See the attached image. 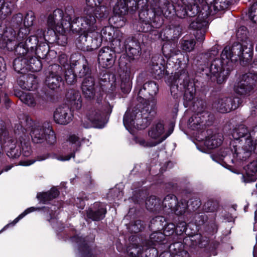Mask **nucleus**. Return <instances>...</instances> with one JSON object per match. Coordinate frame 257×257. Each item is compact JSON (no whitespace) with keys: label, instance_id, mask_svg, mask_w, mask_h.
I'll list each match as a JSON object with an SVG mask.
<instances>
[{"label":"nucleus","instance_id":"63","mask_svg":"<svg viewBox=\"0 0 257 257\" xmlns=\"http://www.w3.org/2000/svg\"><path fill=\"white\" fill-rule=\"evenodd\" d=\"M250 20L255 24H257V2L253 3L248 12Z\"/></svg>","mask_w":257,"mask_h":257},{"label":"nucleus","instance_id":"40","mask_svg":"<svg viewBox=\"0 0 257 257\" xmlns=\"http://www.w3.org/2000/svg\"><path fill=\"white\" fill-rule=\"evenodd\" d=\"M177 199L173 194L167 195L161 202V208L166 213L169 214L172 212L174 206L176 205Z\"/></svg>","mask_w":257,"mask_h":257},{"label":"nucleus","instance_id":"32","mask_svg":"<svg viewBox=\"0 0 257 257\" xmlns=\"http://www.w3.org/2000/svg\"><path fill=\"white\" fill-rule=\"evenodd\" d=\"M182 32V28L179 24L174 25L173 24L166 27L162 32L161 35L163 34L165 38L167 41H174L176 39H178L180 36Z\"/></svg>","mask_w":257,"mask_h":257},{"label":"nucleus","instance_id":"24","mask_svg":"<svg viewBox=\"0 0 257 257\" xmlns=\"http://www.w3.org/2000/svg\"><path fill=\"white\" fill-rule=\"evenodd\" d=\"M106 213V208L104 204L95 202L87 210V216L93 221H99L103 219Z\"/></svg>","mask_w":257,"mask_h":257},{"label":"nucleus","instance_id":"26","mask_svg":"<svg viewBox=\"0 0 257 257\" xmlns=\"http://www.w3.org/2000/svg\"><path fill=\"white\" fill-rule=\"evenodd\" d=\"M195 135L197 141L199 142L203 141L204 145L209 149H213L218 147L222 144L223 142V136L221 134H214L210 137L205 138V140L204 137L205 136V133L203 134V136H197V134Z\"/></svg>","mask_w":257,"mask_h":257},{"label":"nucleus","instance_id":"15","mask_svg":"<svg viewBox=\"0 0 257 257\" xmlns=\"http://www.w3.org/2000/svg\"><path fill=\"white\" fill-rule=\"evenodd\" d=\"M50 71L45 80L46 85L51 89H56L64 85V81L61 77L62 68L58 64L50 66Z\"/></svg>","mask_w":257,"mask_h":257},{"label":"nucleus","instance_id":"30","mask_svg":"<svg viewBox=\"0 0 257 257\" xmlns=\"http://www.w3.org/2000/svg\"><path fill=\"white\" fill-rule=\"evenodd\" d=\"M67 141L71 145V149L73 150V152L69 155L59 157L58 160L60 161H69L71 158H74L75 153L78 151L80 148V139L76 135L74 134L70 135L68 138Z\"/></svg>","mask_w":257,"mask_h":257},{"label":"nucleus","instance_id":"62","mask_svg":"<svg viewBox=\"0 0 257 257\" xmlns=\"http://www.w3.org/2000/svg\"><path fill=\"white\" fill-rule=\"evenodd\" d=\"M136 144L143 147H153L155 146L153 141H146L144 138L141 137H134L133 139Z\"/></svg>","mask_w":257,"mask_h":257},{"label":"nucleus","instance_id":"22","mask_svg":"<svg viewBox=\"0 0 257 257\" xmlns=\"http://www.w3.org/2000/svg\"><path fill=\"white\" fill-rule=\"evenodd\" d=\"M234 150L233 159L232 160L233 163L245 161L251 155L253 147L251 140H247L242 148L237 149L234 147Z\"/></svg>","mask_w":257,"mask_h":257},{"label":"nucleus","instance_id":"25","mask_svg":"<svg viewBox=\"0 0 257 257\" xmlns=\"http://www.w3.org/2000/svg\"><path fill=\"white\" fill-rule=\"evenodd\" d=\"M4 147L6 149L7 156L10 158H18L22 154L20 143L17 142L9 136L4 143Z\"/></svg>","mask_w":257,"mask_h":257},{"label":"nucleus","instance_id":"46","mask_svg":"<svg viewBox=\"0 0 257 257\" xmlns=\"http://www.w3.org/2000/svg\"><path fill=\"white\" fill-rule=\"evenodd\" d=\"M13 5L11 3L5 2L4 0H0V20L5 19L11 14L13 10Z\"/></svg>","mask_w":257,"mask_h":257},{"label":"nucleus","instance_id":"47","mask_svg":"<svg viewBox=\"0 0 257 257\" xmlns=\"http://www.w3.org/2000/svg\"><path fill=\"white\" fill-rule=\"evenodd\" d=\"M147 208L150 211H156L161 209V201L155 196H151L146 201Z\"/></svg>","mask_w":257,"mask_h":257},{"label":"nucleus","instance_id":"28","mask_svg":"<svg viewBox=\"0 0 257 257\" xmlns=\"http://www.w3.org/2000/svg\"><path fill=\"white\" fill-rule=\"evenodd\" d=\"M18 83L23 89L32 90L37 88L38 80L35 75L28 74L20 76L18 80Z\"/></svg>","mask_w":257,"mask_h":257},{"label":"nucleus","instance_id":"50","mask_svg":"<svg viewBox=\"0 0 257 257\" xmlns=\"http://www.w3.org/2000/svg\"><path fill=\"white\" fill-rule=\"evenodd\" d=\"M188 203L186 200L182 199L180 201H177L176 205H175L171 213H174L177 215L184 214L188 208Z\"/></svg>","mask_w":257,"mask_h":257},{"label":"nucleus","instance_id":"5","mask_svg":"<svg viewBox=\"0 0 257 257\" xmlns=\"http://www.w3.org/2000/svg\"><path fill=\"white\" fill-rule=\"evenodd\" d=\"M183 60L184 62L182 63L180 59H178L180 70L176 72L173 76L170 77L168 83L170 86L171 93L174 97L177 95L179 92L184 91L183 104L185 107L192 105L194 107L196 89L194 82L190 81L186 71L189 60L188 55L184 56Z\"/></svg>","mask_w":257,"mask_h":257},{"label":"nucleus","instance_id":"17","mask_svg":"<svg viewBox=\"0 0 257 257\" xmlns=\"http://www.w3.org/2000/svg\"><path fill=\"white\" fill-rule=\"evenodd\" d=\"M53 117L54 121L57 123L66 125L72 120L73 114L69 106L63 104L56 109Z\"/></svg>","mask_w":257,"mask_h":257},{"label":"nucleus","instance_id":"55","mask_svg":"<svg viewBox=\"0 0 257 257\" xmlns=\"http://www.w3.org/2000/svg\"><path fill=\"white\" fill-rule=\"evenodd\" d=\"M180 44L182 50L186 52H190L194 50L196 42L193 39L181 40Z\"/></svg>","mask_w":257,"mask_h":257},{"label":"nucleus","instance_id":"21","mask_svg":"<svg viewBox=\"0 0 257 257\" xmlns=\"http://www.w3.org/2000/svg\"><path fill=\"white\" fill-rule=\"evenodd\" d=\"M135 0H117L113 8L114 14L126 15L128 13H134L137 10Z\"/></svg>","mask_w":257,"mask_h":257},{"label":"nucleus","instance_id":"7","mask_svg":"<svg viewBox=\"0 0 257 257\" xmlns=\"http://www.w3.org/2000/svg\"><path fill=\"white\" fill-rule=\"evenodd\" d=\"M20 122L25 130L31 129V136L34 143H42L46 141L52 145L56 142L55 134L49 122H45L42 124L36 123L29 116L25 115H23V119Z\"/></svg>","mask_w":257,"mask_h":257},{"label":"nucleus","instance_id":"59","mask_svg":"<svg viewBox=\"0 0 257 257\" xmlns=\"http://www.w3.org/2000/svg\"><path fill=\"white\" fill-rule=\"evenodd\" d=\"M218 207V203L213 200H208L204 205L203 209L207 212H213L217 210Z\"/></svg>","mask_w":257,"mask_h":257},{"label":"nucleus","instance_id":"12","mask_svg":"<svg viewBox=\"0 0 257 257\" xmlns=\"http://www.w3.org/2000/svg\"><path fill=\"white\" fill-rule=\"evenodd\" d=\"M173 125L165 130L164 123L159 121L153 124L148 131V136L153 140L152 141L155 146L165 141L173 132Z\"/></svg>","mask_w":257,"mask_h":257},{"label":"nucleus","instance_id":"34","mask_svg":"<svg viewBox=\"0 0 257 257\" xmlns=\"http://www.w3.org/2000/svg\"><path fill=\"white\" fill-rule=\"evenodd\" d=\"M241 179L245 183L254 182L257 179V160L249 164L245 169V174L242 175Z\"/></svg>","mask_w":257,"mask_h":257},{"label":"nucleus","instance_id":"45","mask_svg":"<svg viewBox=\"0 0 257 257\" xmlns=\"http://www.w3.org/2000/svg\"><path fill=\"white\" fill-rule=\"evenodd\" d=\"M28 70L33 72H38L42 68V64L40 59L35 56H32L28 59Z\"/></svg>","mask_w":257,"mask_h":257},{"label":"nucleus","instance_id":"41","mask_svg":"<svg viewBox=\"0 0 257 257\" xmlns=\"http://www.w3.org/2000/svg\"><path fill=\"white\" fill-rule=\"evenodd\" d=\"M162 53L166 58H170L171 57L178 55L181 52L176 48L175 43L171 44L167 42L164 43L162 48Z\"/></svg>","mask_w":257,"mask_h":257},{"label":"nucleus","instance_id":"29","mask_svg":"<svg viewBox=\"0 0 257 257\" xmlns=\"http://www.w3.org/2000/svg\"><path fill=\"white\" fill-rule=\"evenodd\" d=\"M141 47L139 42L133 38L128 37L125 40L124 51L128 56L134 58L141 54Z\"/></svg>","mask_w":257,"mask_h":257},{"label":"nucleus","instance_id":"37","mask_svg":"<svg viewBox=\"0 0 257 257\" xmlns=\"http://www.w3.org/2000/svg\"><path fill=\"white\" fill-rule=\"evenodd\" d=\"M123 34L120 31H117L115 37L110 41L111 42V49L114 53H120L124 51L125 41L123 43L122 40H123Z\"/></svg>","mask_w":257,"mask_h":257},{"label":"nucleus","instance_id":"16","mask_svg":"<svg viewBox=\"0 0 257 257\" xmlns=\"http://www.w3.org/2000/svg\"><path fill=\"white\" fill-rule=\"evenodd\" d=\"M31 44H28L29 49L27 50V53L29 56L37 55L39 58L44 59L48 52V46L46 42L38 44L37 38L34 36L29 37L28 41Z\"/></svg>","mask_w":257,"mask_h":257},{"label":"nucleus","instance_id":"1","mask_svg":"<svg viewBox=\"0 0 257 257\" xmlns=\"http://www.w3.org/2000/svg\"><path fill=\"white\" fill-rule=\"evenodd\" d=\"M246 34V28L240 27L236 35L242 43H234L231 47H225L220 59L214 58L218 54V50L216 46L212 47L203 55L204 58L208 59L209 62L200 64L198 71L206 75L211 81L216 80L218 84H221L229 75L233 62L240 60L244 65H247L252 56L253 45L248 40L243 41Z\"/></svg>","mask_w":257,"mask_h":257},{"label":"nucleus","instance_id":"6","mask_svg":"<svg viewBox=\"0 0 257 257\" xmlns=\"http://www.w3.org/2000/svg\"><path fill=\"white\" fill-rule=\"evenodd\" d=\"M30 33L28 28L22 27L18 32L12 28H9L0 36V48L7 49L8 51L15 50V53L19 55L27 53L29 49L28 44L29 38L27 39Z\"/></svg>","mask_w":257,"mask_h":257},{"label":"nucleus","instance_id":"13","mask_svg":"<svg viewBox=\"0 0 257 257\" xmlns=\"http://www.w3.org/2000/svg\"><path fill=\"white\" fill-rule=\"evenodd\" d=\"M181 5L177 7V17L181 19L186 17H194L198 13V5L203 0H179Z\"/></svg>","mask_w":257,"mask_h":257},{"label":"nucleus","instance_id":"9","mask_svg":"<svg viewBox=\"0 0 257 257\" xmlns=\"http://www.w3.org/2000/svg\"><path fill=\"white\" fill-rule=\"evenodd\" d=\"M112 106L109 103L100 104L97 103L91 107L88 111L86 117L89 120V122L85 123V120H82V125L86 128L92 126V124L96 127L101 128L104 126L107 121V116L112 112Z\"/></svg>","mask_w":257,"mask_h":257},{"label":"nucleus","instance_id":"42","mask_svg":"<svg viewBox=\"0 0 257 257\" xmlns=\"http://www.w3.org/2000/svg\"><path fill=\"white\" fill-rule=\"evenodd\" d=\"M117 31L118 30H115L112 26H106L103 28L99 33L101 42L103 40L105 41L110 42L115 37Z\"/></svg>","mask_w":257,"mask_h":257},{"label":"nucleus","instance_id":"44","mask_svg":"<svg viewBox=\"0 0 257 257\" xmlns=\"http://www.w3.org/2000/svg\"><path fill=\"white\" fill-rule=\"evenodd\" d=\"M129 257H144V248L142 245H138L136 243H132L129 245L127 249ZM147 255H146V257Z\"/></svg>","mask_w":257,"mask_h":257},{"label":"nucleus","instance_id":"51","mask_svg":"<svg viewBox=\"0 0 257 257\" xmlns=\"http://www.w3.org/2000/svg\"><path fill=\"white\" fill-rule=\"evenodd\" d=\"M164 70L165 66L164 65L161 63H155L154 62H152L150 71L154 77L160 78L164 75Z\"/></svg>","mask_w":257,"mask_h":257},{"label":"nucleus","instance_id":"58","mask_svg":"<svg viewBox=\"0 0 257 257\" xmlns=\"http://www.w3.org/2000/svg\"><path fill=\"white\" fill-rule=\"evenodd\" d=\"M144 227V223L141 220H137L131 224L129 230L132 232L138 233L141 231Z\"/></svg>","mask_w":257,"mask_h":257},{"label":"nucleus","instance_id":"27","mask_svg":"<svg viewBox=\"0 0 257 257\" xmlns=\"http://www.w3.org/2000/svg\"><path fill=\"white\" fill-rule=\"evenodd\" d=\"M81 90L84 96L88 99H92L95 94V80L89 75L83 79L81 83Z\"/></svg>","mask_w":257,"mask_h":257},{"label":"nucleus","instance_id":"18","mask_svg":"<svg viewBox=\"0 0 257 257\" xmlns=\"http://www.w3.org/2000/svg\"><path fill=\"white\" fill-rule=\"evenodd\" d=\"M134 73L135 70L133 66L127 64L126 65L125 69H123V72L120 75V88L124 94L128 93L131 90Z\"/></svg>","mask_w":257,"mask_h":257},{"label":"nucleus","instance_id":"36","mask_svg":"<svg viewBox=\"0 0 257 257\" xmlns=\"http://www.w3.org/2000/svg\"><path fill=\"white\" fill-rule=\"evenodd\" d=\"M66 97L73 109H79L81 107L82 101L79 91L74 89L69 90L66 94Z\"/></svg>","mask_w":257,"mask_h":257},{"label":"nucleus","instance_id":"35","mask_svg":"<svg viewBox=\"0 0 257 257\" xmlns=\"http://www.w3.org/2000/svg\"><path fill=\"white\" fill-rule=\"evenodd\" d=\"M96 6L93 7H86L90 9L91 14L94 13V16L98 19L107 18L110 13V8L108 6L103 4V2L98 4L96 2Z\"/></svg>","mask_w":257,"mask_h":257},{"label":"nucleus","instance_id":"54","mask_svg":"<svg viewBox=\"0 0 257 257\" xmlns=\"http://www.w3.org/2000/svg\"><path fill=\"white\" fill-rule=\"evenodd\" d=\"M166 225L165 218L161 216H156L151 221V226L159 230L163 229Z\"/></svg>","mask_w":257,"mask_h":257},{"label":"nucleus","instance_id":"3","mask_svg":"<svg viewBox=\"0 0 257 257\" xmlns=\"http://www.w3.org/2000/svg\"><path fill=\"white\" fill-rule=\"evenodd\" d=\"M70 30L81 33L75 41L79 49L90 51L100 46L101 40L97 31L96 20L88 8L84 9V15L81 17H75L74 15L71 19Z\"/></svg>","mask_w":257,"mask_h":257},{"label":"nucleus","instance_id":"4","mask_svg":"<svg viewBox=\"0 0 257 257\" xmlns=\"http://www.w3.org/2000/svg\"><path fill=\"white\" fill-rule=\"evenodd\" d=\"M230 0H203L198 5V15L190 24V28L196 31L195 37L198 42L205 39L206 30L211 21L210 17L227 8Z\"/></svg>","mask_w":257,"mask_h":257},{"label":"nucleus","instance_id":"11","mask_svg":"<svg viewBox=\"0 0 257 257\" xmlns=\"http://www.w3.org/2000/svg\"><path fill=\"white\" fill-rule=\"evenodd\" d=\"M240 100L237 97L219 96L212 103V107L221 113H227L239 107Z\"/></svg>","mask_w":257,"mask_h":257},{"label":"nucleus","instance_id":"33","mask_svg":"<svg viewBox=\"0 0 257 257\" xmlns=\"http://www.w3.org/2000/svg\"><path fill=\"white\" fill-rule=\"evenodd\" d=\"M15 54L17 57L14 60L13 67L16 71L25 73L26 71L28 70V59L30 56H29L27 54L24 55Z\"/></svg>","mask_w":257,"mask_h":257},{"label":"nucleus","instance_id":"19","mask_svg":"<svg viewBox=\"0 0 257 257\" xmlns=\"http://www.w3.org/2000/svg\"><path fill=\"white\" fill-rule=\"evenodd\" d=\"M165 234L161 232H154L150 235L149 239L142 241V244L144 246L146 247V249L151 248L150 251H152L153 254L152 257H157L158 251L154 246L165 243Z\"/></svg>","mask_w":257,"mask_h":257},{"label":"nucleus","instance_id":"2","mask_svg":"<svg viewBox=\"0 0 257 257\" xmlns=\"http://www.w3.org/2000/svg\"><path fill=\"white\" fill-rule=\"evenodd\" d=\"M159 90L158 85L154 81H149L144 84L140 88L138 95L145 99L141 110L136 109L127 110L124 115L123 122L126 130L130 131L133 127L144 129L151 123L155 113L156 103L153 100H147L149 97H153Z\"/></svg>","mask_w":257,"mask_h":257},{"label":"nucleus","instance_id":"61","mask_svg":"<svg viewBox=\"0 0 257 257\" xmlns=\"http://www.w3.org/2000/svg\"><path fill=\"white\" fill-rule=\"evenodd\" d=\"M35 20L34 13L32 11H29L25 16L24 20V27L28 28L32 26Z\"/></svg>","mask_w":257,"mask_h":257},{"label":"nucleus","instance_id":"53","mask_svg":"<svg viewBox=\"0 0 257 257\" xmlns=\"http://www.w3.org/2000/svg\"><path fill=\"white\" fill-rule=\"evenodd\" d=\"M39 208H36L34 207H31L30 208L26 209L23 213L20 214L16 218H15L13 221L10 223L7 224L1 231L0 233L5 230L6 228H7L10 225H15L20 219H22L24 216H25L27 214L32 212L33 211L39 210Z\"/></svg>","mask_w":257,"mask_h":257},{"label":"nucleus","instance_id":"52","mask_svg":"<svg viewBox=\"0 0 257 257\" xmlns=\"http://www.w3.org/2000/svg\"><path fill=\"white\" fill-rule=\"evenodd\" d=\"M77 66L74 67V72L77 73L80 77L87 76L89 73V68L86 63H82L80 61H76Z\"/></svg>","mask_w":257,"mask_h":257},{"label":"nucleus","instance_id":"10","mask_svg":"<svg viewBox=\"0 0 257 257\" xmlns=\"http://www.w3.org/2000/svg\"><path fill=\"white\" fill-rule=\"evenodd\" d=\"M257 81V76L252 73L242 75L235 83L234 90L240 95L249 94L253 89Z\"/></svg>","mask_w":257,"mask_h":257},{"label":"nucleus","instance_id":"20","mask_svg":"<svg viewBox=\"0 0 257 257\" xmlns=\"http://www.w3.org/2000/svg\"><path fill=\"white\" fill-rule=\"evenodd\" d=\"M115 53L108 47L101 48L98 55V61L100 66L103 68H110L114 64Z\"/></svg>","mask_w":257,"mask_h":257},{"label":"nucleus","instance_id":"57","mask_svg":"<svg viewBox=\"0 0 257 257\" xmlns=\"http://www.w3.org/2000/svg\"><path fill=\"white\" fill-rule=\"evenodd\" d=\"M75 69L73 68H69L64 70L65 71V78L66 83L68 84L72 85L76 82V74L74 72Z\"/></svg>","mask_w":257,"mask_h":257},{"label":"nucleus","instance_id":"60","mask_svg":"<svg viewBox=\"0 0 257 257\" xmlns=\"http://www.w3.org/2000/svg\"><path fill=\"white\" fill-rule=\"evenodd\" d=\"M20 145L21 147V151L22 150L23 151V155L26 157L29 156L32 152L30 142L25 140L23 141L20 140Z\"/></svg>","mask_w":257,"mask_h":257},{"label":"nucleus","instance_id":"39","mask_svg":"<svg viewBox=\"0 0 257 257\" xmlns=\"http://www.w3.org/2000/svg\"><path fill=\"white\" fill-rule=\"evenodd\" d=\"M184 245L181 242H176L169 246L172 257H190L188 252L184 249Z\"/></svg>","mask_w":257,"mask_h":257},{"label":"nucleus","instance_id":"8","mask_svg":"<svg viewBox=\"0 0 257 257\" xmlns=\"http://www.w3.org/2000/svg\"><path fill=\"white\" fill-rule=\"evenodd\" d=\"M74 10L71 6L66 8L65 13L61 9H57L50 14L47 20V25L50 29L49 30L52 34L55 35V31L61 34L64 40L62 45L66 43V37L64 34L71 28V19L74 17Z\"/></svg>","mask_w":257,"mask_h":257},{"label":"nucleus","instance_id":"64","mask_svg":"<svg viewBox=\"0 0 257 257\" xmlns=\"http://www.w3.org/2000/svg\"><path fill=\"white\" fill-rule=\"evenodd\" d=\"M23 17L22 14L19 13L13 16L12 20V26L13 27H18L22 23Z\"/></svg>","mask_w":257,"mask_h":257},{"label":"nucleus","instance_id":"49","mask_svg":"<svg viewBox=\"0 0 257 257\" xmlns=\"http://www.w3.org/2000/svg\"><path fill=\"white\" fill-rule=\"evenodd\" d=\"M125 16L126 15H124L114 14L113 16L109 19L110 22L117 28H121L125 25L126 22Z\"/></svg>","mask_w":257,"mask_h":257},{"label":"nucleus","instance_id":"48","mask_svg":"<svg viewBox=\"0 0 257 257\" xmlns=\"http://www.w3.org/2000/svg\"><path fill=\"white\" fill-rule=\"evenodd\" d=\"M59 62L60 65H58L60 68H62V72L63 70L68 69L69 68L74 69V67L77 66V62H68V57L65 54H62L60 55L59 57Z\"/></svg>","mask_w":257,"mask_h":257},{"label":"nucleus","instance_id":"31","mask_svg":"<svg viewBox=\"0 0 257 257\" xmlns=\"http://www.w3.org/2000/svg\"><path fill=\"white\" fill-rule=\"evenodd\" d=\"M71 239L72 241L78 243L80 257H95L89 249V246L86 242L85 238L76 235L73 236Z\"/></svg>","mask_w":257,"mask_h":257},{"label":"nucleus","instance_id":"38","mask_svg":"<svg viewBox=\"0 0 257 257\" xmlns=\"http://www.w3.org/2000/svg\"><path fill=\"white\" fill-rule=\"evenodd\" d=\"M232 136L234 140H239L244 138L245 143L247 140H251V135L247 127L243 124H240L234 128L232 132Z\"/></svg>","mask_w":257,"mask_h":257},{"label":"nucleus","instance_id":"43","mask_svg":"<svg viewBox=\"0 0 257 257\" xmlns=\"http://www.w3.org/2000/svg\"><path fill=\"white\" fill-rule=\"evenodd\" d=\"M59 194V192L56 188H52L47 192L39 193L37 197L40 202L46 203L47 201L57 197Z\"/></svg>","mask_w":257,"mask_h":257},{"label":"nucleus","instance_id":"23","mask_svg":"<svg viewBox=\"0 0 257 257\" xmlns=\"http://www.w3.org/2000/svg\"><path fill=\"white\" fill-rule=\"evenodd\" d=\"M24 103L31 107H37L40 108L44 103V98L40 95L34 97L30 93H25L22 91L18 92L16 94Z\"/></svg>","mask_w":257,"mask_h":257},{"label":"nucleus","instance_id":"14","mask_svg":"<svg viewBox=\"0 0 257 257\" xmlns=\"http://www.w3.org/2000/svg\"><path fill=\"white\" fill-rule=\"evenodd\" d=\"M210 116V114L204 109L197 110L196 113L193 115L188 120L189 127L198 133V136H203L204 134L206 122Z\"/></svg>","mask_w":257,"mask_h":257},{"label":"nucleus","instance_id":"56","mask_svg":"<svg viewBox=\"0 0 257 257\" xmlns=\"http://www.w3.org/2000/svg\"><path fill=\"white\" fill-rule=\"evenodd\" d=\"M192 241H195V244L200 247H206L209 243V239L206 236L200 234H196L192 236Z\"/></svg>","mask_w":257,"mask_h":257}]
</instances>
